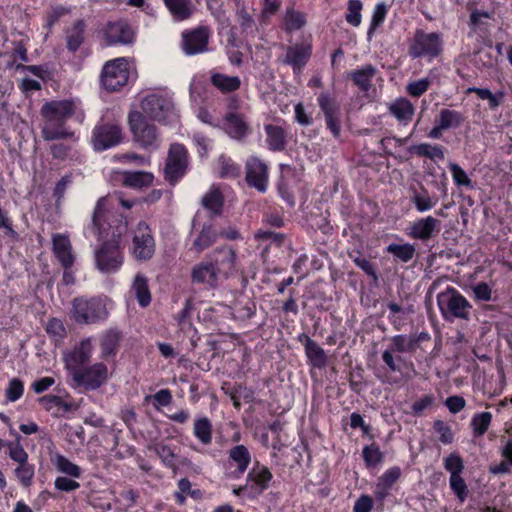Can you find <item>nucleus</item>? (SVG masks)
<instances>
[{"label": "nucleus", "mask_w": 512, "mask_h": 512, "mask_svg": "<svg viewBox=\"0 0 512 512\" xmlns=\"http://www.w3.org/2000/svg\"><path fill=\"white\" fill-rule=\"evenodd\" d=\"M450 172L452 174L454 182L458 186H465L468 188H473L472 180L468 177L466 172L456 163H451L449 165Z\"/></svg>", "instance_id": "obj_59"}, {"label": "nucleus", "mask_w": 512, "mask_h": 512, "mask_svg": "<svg viewBox=\"0 0 512 512\" xmlns=\"http://www.w3.org/2000/svg\"><path fill=\"white\" fill-rule=\"evenodd\" d=\"M22 436L16 434V443L7 444L8 455L11 460L17 463L14 475L21 486L28 488L33 483L35 476V465L29 463V455L21 444Z\"/></svg>", "instance_id": "obj_7"}, {"label": "nucleus", "mask_w": 512, "mask_h": 512, "mask_svg": "<svg viewBox=\"0 0 512 512\" xmlns=\"http://www.w3.org/2000/svg\"><path fill=\"white\" fill-rule=\"evenodd\" d=\"M443 52L442 35L438 32H425L416 29L408 42V55L412 59L426 58L428 61L439 57Z\"/></svg>", "instance_id": "obj_5"}, {"label": "nucleus", "mask_w": 512, "mask_h": 512, "mask_svg": "<svg viewBox=\"0 0 512 512\" xmlns=\"http://www.w3.org/2000/svg\"><path fill=\"white\" fill-rule=\"evenodd\" d=\"M373 500L368 495H361L355 502L353 512H371Z\"/></svg>", "instance_id": "obj_64"}, {"label": "nucleus", "mask_w": 512, "mask_h": 512, "mask_svg": "<svg viewBox=\"0 0 512 512\" xmlns=\"http://www.w3.org/2000/svg\"><path fill=\"white\" fill-rule=\"evenodd\" d=\"M122 141V129L115 122L100 121L93 129L91 143L96 151L107 150L120 144Z\"/></svg>", "instance_id": "obj_10"}, {"label": "nucleus", "mask_w": 512, "mask_h": 512, "mask_svg": "<svg viewBox=\"0 0 512 512\" xmlns=\"http://www.w3.org/2000/svg\"><path fill=\"white\" fill-rule=\"evenodd\" d=\"M377 69L367 64L359 69L353 70L348 74V77L353 81L362 92H368L372 87V81L375 77Z\"/></svg>", "instance_id": "obj_31"}, {"label": "nucleus", "mask_w": 512, "mask_h": 512, "mask_svg": "<svg viewBox=\"0 0 512 512\" xmlns=\"http://www.w3.org/2000/svg\"><path fill=\"white\" fill-rule=\"evenodd\" d=\"M267 148L272 152H282L288 144L287 131L279 125L265 124Z\"/></svg>", "instance_id": "obj_23"}, {"label": "nucleus", "mask_w": 512, "mask_h": 512, "mask_svg": "<svg viewBox=\"0 0 512 512\" xmlns=\"http://www.w3.org/2000/svg\"><path fill=\"white\" fill-rule=\"evenodd\" d=\"M129 79L128 63L125 58L108 61L101 73V83L105 90L113 92L127 84Z\"/></svg>", "instance_id": "obj_9"}, {"label": "nucleus", "mask_w": 512, "mask_h": 512, "mask_svg": "<svg viewBox=\"0 0 512 512\" xmlns=\"http://www.w3.org/2000/svg\"><path fill=\"white\" fill-rule=\"evenodd\" d=\"M363 4L360 0H349L348 1V13L346 14V21L354 27L361 24Z\"/></svg>", "instance_id": "obj_56"}, {"label": "nucleus", "mask_w": 512, "mask_h": 512, "mask_svg": "<svg viewBox=\"0 0 512 512\" xmlns=\"http://www.w3.org/2000/svg\"><path fill=\"white\" fill-rule=\"evenodd\" d=\"M132 291L141 307H147L151 302L148 280L142 274H137L133 281Z\"/></svg>", "instance_id": "obj_40"}, {"label": "nucleus", "mask_w": 512, "mask_h": 512, "mask_svg": "<svg viewBox=\"0 0 512 512\" xmlns=\"http://www.w3.org/2000/svg\"><path fill=\"white\" fill-rule=\"evenodd\" d=\"M317 100L325 117L340 114L339 105L330 93L322 92Z\"/></svg>", "instance_id": "obj_50"}, {"label": "nucleus", "mask_w": 512, "mask_h": 512, "mask_svg": "<svg viewBox=\"0 0 512 512\" xmlns=\"http://www.w3.org/2000/svg\"><path fill=\"white\" fill-rule=\"evenodd\" d=\"M410 152L420 157H426L433 161L444 160V149L440 145L421 143L410 147Z\"/></svg>", "instance_id": "obj_42"}, {"label": "nucleus", "mask_w": 512, "mask_h": 512, "mask_svg": "<svg viewBox=\"0 0 512 512\" xmlns=\"http://www.w3.org/2000/svg\"><path fill=\"white\" fill-rule=\"evenodd\" d=\"M218 236L212 224H204L193 240L190 250L199 255L210 248L217 241Z\"/></svg>", "instance_id": "obj_26"}, {"label": "nucleus", "mask_w": 512, "mask_h": 512, "mask_svg": "<svg viewBox=\"0 0 512 512\" xmlns=\"http://www.w3.org/2000/svg\"><path fill=\"white\" fill-rule=\"evenodd\" d=\"M51 463L54 465L56 470L62 474H66L73 478H80L82 475V469L62 454H55L51 458Z\"/></svg>", "instance_id": "obj_41"}, {"label": "nucleus", "mask_w": 512, "mask_h": 512, "mask_svg": "<svg viewBox=\"0 0 512 512\" xmlns=\"http://www.w3.org/2000/svg\"><path fill=\"white\" fill-rule=\"evenodd\" d=\"M437 305L442 318L447 322L456 319L468 321L471 317V303L454 287H447L437 295Z\"/></svg>", "instance_id": "obj_3"}, {"label": "nucleus", "mask_w": 512, "mask_h": 512, "mask_svg": "<svg viewBox=\"0 0 512 512\" xmlns=\"http://www.w3.org/2000/svg\"><path fill=\"white\" fill-rule=\"evenodd\" d=\"M50 153L59 161L81 163L83 156L74 144L54 143L50 146Z\"/></svg>", "instance_id": "obj_33"}, {"label": "nucleus", "mask_w": 512, "mask_h": 512, "mask_svg": "<svg viewBox=\"0 0 512 512\" xmlns=\"http://www.w3.org/2000/svg\"><path fill=\"white\" fill-rule=\"evenodd\" d=\"M245 180L248 186L264 193L268 187V166L257 156H251L245 163Z\"/></svg>", "instance_id": "obj_15"}, {"label": "nucleus", "mask_w": 512, "mask_h": 512, "mask_svg": "<svg viewBox=\"0 0 512 512\" xmlns=\"http://www.w3.org/2000/svg\"><path fill=\"white\" fill-rule=\"evenodd\" d=\"M154 175L147 171H124L122 183L126 187L142 189L152 185Z\"/></svg>", "instance_id": "obj_34"}, {"label": "nucleus", "mask_w": 512, "mask_h": 512, "mask_svg": "<svg viewBox=\"0 0 512 512\" xmlns=\"http://www.w3.org/2000/svg\"><path fill=\"white\" fill-rule=\"evenodd\" d=\"M440 220L427 216L414 221L407 232L408 236L415 240L427 241L440 231Z\"/></svg>", "instance_id": "obj_20"}, {"label": "nucleus", "mask_w": 512, "mask_h": 512, "mask_svg": "<svg viewBox=\"0 0 512 512\" xmlns=\"http://www.w3.org/2000/svg\"><path fill=\"white\" fill-rule=\"evenodd\" d=\"M411 201L415 205L416 210L420 213L431 210L437 203V199L432 198L424 188L421 192L415 191L411 197Z\"/></svg>", "instance_id": "obj_48"}, {"label": "nucleus", "mask_w": 512, "mask_h": 512, "mask_svg": "<svg viewBox=\"0 0 512 512\" xmlns=\"http://www.w3.org/2000/svg\"><path fill=\"white\" fill-rule=\"evenodd\" d=\"M228 459L230 464L236 466L235 470L232 471V476L239 478L247 470L252 457L248 448L245 445L239 444L229 450Z\"/></svg>", "instance_id": "obj_25"}, {"label": "nucleus", "mask_w": 512, "mask_h": 512, "mask_svg": "<svg viewBox=\"0 0 512 512\" xmlns=\"http://www.w3.org/2000/svg\"><path fill=\"white\" fill-rule=\"evenodd\" d=\"M388 8L384 2L378 3L373 11L371 24L368 30V39H371L376 29L384 22Z\"/></svg>", "instance_id": "obj_53"}, {"label": "nucleus", "mask_w": 512, "mask_h": 512, "mask_svg": "<svg viewBox=\"0 0 512 512\" xmlns=\"http://www.w3.org/2000/svg\"><path fill=\"white\" fill-rule=\"evenodd\" d=\"M173 18L177 21H183L193 14V5L191 0H163Z\"/></svg>", "instance_id": "obj_39"}, {"label": "nucleus", "mask_w": 512, "mask_h": 512, "mask_svg": "<svg viewBox=\"0 0 512 512\" xmlns=\"http://www.w3.org/2000/svg\"><path fill=\"white\" fill-rule=\"evenodd\" d=\"M104 39L107 45L129 44L134 39V33L125 21L109 22L104 29Z\"/></svg>", "instance_id": "obj_22"}, {"label": "nucleus", "mask_w": 512, "mask_h": 512, "mask_svg": "<svg viewBox=\"0 0 512 512\" xmlns=\"http://www.w3.org/2000/svg\"><path fill=\"white\" fill-rule=\"evenodd\" d=\"M108 199L101 197L96 202L90 231L98 240H103L94 249L93 257L96 269L102 274H114L118 272L124 263V253L120 246L122 236L127 232L128 221L123 215L110 216Z\"/></svg>", "instance_id": "obj_1"}, {"label": "nucleus", "mask_w": 512, "mask_h": 512, "mask_svg": "<svg viewBox=\"0 0 512 512\" xmlns=\"http://www.w3.org/2000/svg\"><path fill=\"white\" fill-rule=\"evenodd\" d=\"M38 402L46 411L51 412L55 417L67 413L73 408L71 402L64 401L62 397L58 395H44L38 399Z\"/></svg>", "instance_id": "obj_35"}, {"label": "nucleus", "mask_w": 512, "mask_h": 512, "mask_svg": "<svg viewBox=\"0 0 512 512\" xmlns=\"http://www.w3.org/2000/svg\"><path fill=\"white\" fill-rule=\"evenodd\" d=\"M449 486L452 492L457 497L458 501L461 504L464 503L469 496V489L463 477L461 475L450 476Z\"/></svg>", "instance_id": "obj_52"}, {"label": "nucleus", "mask_w": 512, "mask_h": 512, "mask_svg": "<svg viewBox=\"0 0 512 512\" xmlns=\"http://www.w3.org/2000/svg\"><path fill=\"white\" fill-rule=\"evenodd\" d=\"M434 430L439 434V440L443 444H451L454 440V434L451 427L442 420H435L433 423Z\"/></svg>", "instance_id": "obj_60"}, {"label": "nucleus", "mask_w": 512, "mask_h": 512, "mask_svg": "<svg viewBox=\"0 0 512 512\" xmlns=\"http://www.w3.org/2000/svg\"><path fill=\"white\" fill-rule=\"evenodd\" d=\"M72 318L78 324H94L108 317L106 298L77 297L72 301Z\"/></svg>", "instance_id": "obj_6"}, {"label": "nucleus", "mask_w": 512, "mask_h": 512, "mask_svg": "<svg viewBox=\"0 0 512 512\" xmlns=\"http://www.w3.org/2000/svg\"><path fill=\"white\" fill-rule=\"evenodd\" d=\"M133 256L140 261L151 259L155 253V241L146 222L140 221L133 235Z\"/></svg>", "instance_id": "obj_13"}, {"label": "nucleus", "mask_w": 512, "mask_h": 512, "mask_svg": "<svg viewBox=\"0 0 512 512\" xmlns=\"http://www.w3.org/2000/svg\"><path fill=\"white\" fill-rule=\"evenodd\" d=\"M307 23L306 14L295 9L294 5L287 6L283 14L281 28L286 33L299 31L305 27Z\"/></svg>", "instance_id": "obj_27"}, {"label": "nucleus", "mask_w": 512, "mask_h": 512, "mask_svg": "<svg viewBox=\"0 0 512 512\" xmlns=\"http://www.w3.org/2000/svg\"><path fill=\"white\" fill-rule=\"evenodd\" d=\"M188 152L180 143L170 145L165 168V179L172 185L176 184L187 171L188 168Z\"/></svg>", "instance_id": "obj_8"}, {"label": "nucleus", "mask_w": 512, "mask_h": 512, "mask_svg": "<svg viewBox=\"0 0 512 512\" xmlns=\"http://www.w3.org/2000/svg\"><path fill=\"white\" fill-rule=\"evenodd\" d=\"M256 312V305L253 301L245 303L238 302L234 307V317L241 321L250 319Z\"/></svg>", "instance_id": "obj_57"}, {"label": "nucleus", "mask_w": 512, "mask_h": 512, "mask_svg": "<svg viewBox=\"0 0 512 512\" xmlns=\"http://www.w3.org/2000/svg\"><path fill=\"white\" fill-rule=\"evenodd\" d=\"M92 351V339L86 338L80 341L70 352L65 354L64 360L71 375H73L76 370L83 368L82 366L90 361Z\"/></svg>", "instance_id": "obj_19"}, {"label": "nucleus", "mask_w": 512, "mask_h": 512, "mask_svg": "<svg viewBox=\"0 0 512 512\" xmlns=\"http://www.w3.org/2000/svg\"><path fill=\"white\" fill-rule=\"evenodd\" d=\"M465 120L466 118L462 112L448 108H442L435 119V123H440L441 128L448 130L460 127L465 122Z\"/></svg>", "instance_id": "obj_38"}, {"label": "nucleus", "mask_w": 512, "mask_h": 512, "mask_svg": "<svg viewBox=\"0 0 512 512\" xmlns=\"http://www.w3.org/2000/svg\"><path fill=\"white\" fill-rule=\"evenodd\" d=\"M476 300L490 301L492 298V290L485 282H480L472 287Z\"/></svg>", "instance_id": "obj_63"}, {"label": "nucleus", "mask_w": 512, "mask_h": 512, "mask_svg": "<svg viewBox=\"0 0 512 512\" xmlns=\"http://www.w3.org/2000/svg\"><path fill=\"white\" fill-rule=\"evenodd\" d=\"M122 340V334L117 329H108L100 337L101 358L114 357Z\"/></svg>", "instance_id": "obj_29"}, {"label": "nucleus", "mask_w": 512, "mask_h": 512, "mask_svg": "<svg viewBox=\"0 0 512 512\" xmlns=\"http://www.w3.org/2000/svg\"><path fill=\"white\" fill-rule=\"evenodd\" d=\"M206 258L222 278H228L236 270V252L229 246L217 247Z\"/></svg>", "instance_id": "obj_16"}, {"label": "nucleus", "mask_w": 512, "mask_h": 512, "mask_svg": "<svg viewBox=\"0 0 512 512\" xmlns=\"http://www.w3.org/2000/svg\"><path fill=\"white\" fill-rule=\"evenodd\" d=\"M393 353L414 352L411 336L406 334H398L391 338L388 348Z\"/></svg>", "instance_id": "obj_49"}, {"label": "nucleus", "mask_w": 512, "mask_h": 512, "mask_svg": "<svg viewBox=\"0 0 512 512\" xmlns=\"http://www.w3.org/2000/svg\"><path fill=\"white\" fill-rule=\"evenodd\" d=\"M128 123L134 143L148 151H156L161 146V136L155 124L148 121L139 111H132L128 115Z\"/></svg>", "instance_id": "obj_4"}, {"label": "nucleus", "mask_w": 512, "mask_h": 512, "mask_svg": "<svg viewBox=\"0 0 512 512\" xmlns=\"http://www.w3.org/2000/svg\"><path fill=\"white\" fill-rule=\"evenodd\" d=\"M444 468L450 473V476H459L464 470V462L457 453H451L444 459Z\"/></svg>", "instance_id": "obj_54"}, {"label": "nucleus", "mask_w": 512, "mask_h": 512, "mask_svg": "<svg viewBox=\"0 0 512 512\" xmlns=\"http://www.w3.org/2000/svg\"><path fill=\"white\" fill-rule=\"evenodd\" d=\"M305 354L311 366L319 369L326 367L328 363L327 354L316 341L305 348Z\"/></svg>", "instance_id": "obj_43"}, {"label": "nucleus", "mask_w": 512, "mask_h": 512, "mask_svg": "<svg viewBox=\"0 0 512 512\" xmlns=\"http://www.w3.org/2000/svg\"><path fill=\"white\" fill-rule=\"evenodd\" d=\"M311 56V46L308 44H295L286 51L284 63L292 66L294 71H300Z\"/></svg>", "instance_id": "obj_24"}, {"label": "nucleus", "mask_w": 512, "mask_h": 512, "mask_svg": "<svg viewBox=\"0 0 512 512\" xmlns=\"http://www.w3.org/2000/svg\"><path fill=\"white\" fill-rule=\"evenodd\" d=\"M85 22L76 20L73 25L65 30L66 48L70 52H76L85 40Z\"/></svg>", "instance_id": "obj_32"}, {"label": "nucleus", "mask_w": 512, "mask_h": 512, "mask_svg": "<svg viewBox=\"0 0 512 512\" xmlns=\"http://www.w3.org/2000/svg\"><path fill=\"white\" fill-rule=\"evenodd\" d=\"M492 414L490 412H482L475 414L471 419L473 432L477 436L484 435L491 423Z\"/></svg>", "instance_id": "obj_51"}, {"label": "nucleus", "mask_w": 512, "mask_h": 512, "mask_svg": "<svg viewBox=\"0 0 512 512\" xmlns=\"http://www.w3.org/2000/svg\"><path fill=\"white\" fill-rule=\"evenodd\" d=\"M210 83L222 94L233 93L241 87V79L238 76H229L216 71L210 72Z\"/></svg>", "instance_id": "obj_28"}, {"label": "nucleus", "mask_w": 512, "mask_h": 512, "mask_svg": "<svg viewBox=\"0 0 512 512\" xmlns=\"http://www.w3.org/2000/svg\"><path fill=\"white\" fill-rule=\"evenodd\" d=\"M220 178H237L241 169L230 157L221 155L218 159Z\"/></svg>", "instance_id": "obj_47"}, {"label": "nucleus", "mask_w": 512, "mask_h": 512, "mask_svg": "<svg viewBox=\"0 0 512 512\" xmlns=\"http://www.w3.org/2000/svg\"><path fill=\"white\" fill-rule=\"evenodd\" d=\"M142 113L153 120L166 122L175 116L170 98L160 94H150L141 101Z\"/></svg>", "instance_id": "obj_11"}, {"label": "nucleus", "mask_w": 512, "mask_h": 512, "mask_svg": "<svg viewBox=\"0 0 512 512\" xmlns=\"http://www.w3.org/2000/svg\"><path fill=\"white\" fill-rule=\"evenodd\" d=\"M210 36L211 30L207 26L185 30L181 35V48L189 56L204 53L208 50Z\"/></svg>", "instance_id": "obj_14"}, {"label": "nucleus", "mask_w": 512, "mask_h": 512, "mask_svg": "<svg viewBox=\"0 0 512 512\" xmlns=\"http://www.w3.org/2000/svg\"><path fill=\"white\" fill-rule=\"evenodd\" d=\"M194 436L203 444L209 445L212 442V423L207 417L195 420L193 427Z\"/></svg>", "instance_id": "obj_45"}, {"label": "nucleus", "mask_w": 512, "mask_h": 512, "mask_svg": "<svg viewBox=\"0 0 512 512\" xmlns=\"http://www.w3.org/2000/svg\"><path fill=\"white\" fill-rule=\"evenodd\" d=\"M386 252L393 255L397 260L407 263L414 258L416 249L415 246L410 243H391L386 247Z\"/></svg>", "instance_id": "obj_44"}, {"label": "nucleus", "mask_w": 512, "mask_h": 512, "mask_svg": "<svg viewBox=\"0 0 512 512\" xmlns=\"http://www.w3.org/2000/svg\"><path fill=\"white\" fill-rule=\"evenodd\" d=\"M271 471L264 465L257 462L247 474V483L251 482L260 491L263 492L269 487L272 480Z\"/></svg>", "instance_id": "obj_36"}, {"label": "nucleus", "mask_w": 512, "mask_h": 512, "mask_svg": "<svg viewBox=\"0 0 512 512\" xmlns=\"http://www.w3.org/2000/svg\"><path fill=\"white\" fill-rule=\"evenodd\" d=\"M401 475V469L397 466H394L384 472V474L379 478V485L385 488H391L394 483L399 479Z\"/></svg>", "instance_id": "obj_62"}, {"label": "nucleus", "mask_w": 512, "mask_h": 512, "mask_svg": "<svg viewBox=\"0 0 512 512\" xmlns=\"http://www.w3.org/2000/svg\"><path fill=\"white\" fill-rule=\"evenodd\" d=\"M430 85L431 80L429 78H422L408 83L406 86V92L408 95L418 98L429 89Z\"/></svg>", "instance_id": "obj_58"}, {"label": "nucleus", "mask_w": 512, "mask_h": 512, "mask_svg": "<svg viewBox=\"0 0 512 512\" xmlns=\"http://www.w3.org/2000/svg\"><path fill=\"white\" fill-rule=\"evenodd\" d=\"M201 203L205 209L210 211L212 217L218 216L223 210L224 197L218 187L212 186L203 196Z\"/></svg>", "instance_id": "obj_37"}, {"label": "nucleus", "mask_w": 512, "mask_h": 512, "mask_svg": "<svg viewBox=\"0 0 512 512\" xmlns=\"http://www.w3.org/2000/svg\"><path fill=\"white\" fill-rule=\"evenodd\" d=\"M74 115L79 122L85 118L84 111L72 100L46 102L41 107V116L44 120L42 138L46 141L73 139L76 142L75 133L66 125V121Z\"/></svg>", "instance_id": "obj_2"}, {"label": "nucleus", "mask_w": 512, "mask_h": 512, "mask_svg": "<svg viewBox=\"0 0 512 512\" xmlns=\"http://www.w3.org/2000/svg\"><path fill=\"white\" fill-rule=\"evenodd\" d=\"M363 459L368 467H375L383 460V453L379 446L371 444L363 448Z\"/></svg>", "instance_id": "obj_55"}, {"label": "nucleus", "mask_w": 512, "mask_h": 512, "mask_svg": "<svg viewBox=\"0 0 512 512\" xmlns=\"http://www.w3.org/2000/svg\"><path fill=\"white\" fill-rule=\"evenodd\" d=\"M150 450L154 451L159 456L163 465L173 470L176 469L177 455L169 445L156 443L153 446H150Z\"/></svg>", "instance_id": "obj_46"}, {"label": "nucleus", "mask_w": 512, "mask_h": 512, "mask_svg": "<svg viewBox=\"0 0 512 512\" xmlns=\"http://www.w3.org/2000/svg\"><path fill=\"white\" fill-rule=\"evenodd\" d=\"M52 252L62 268L73 267L76 255L68 235L61 233L52 235Z\"/></svg>", "instance_id": "obj_18"}, {"label": "nucleus", "mask_w": 512, "mask_h": 512, "mask_svg": "<svg viewBox=\"0 0 512 512\" xmlns=\"http://www.w3.org/2000/svg\"><path fill=\"white\" fill-rule=\"evenodd\" d=\"M71 376L77 387L96 390L108 380V367L99 362L76 370Z\"/></svg>", "instance_id": "obj_12"}, {"label": "nucleus", "mask_w": 512, "mask_h": 512, "mask_svg": "<svg viewBox=\"0 0 512 512\" xmlns=\"http://www.w3.org/2000/svg\"><path fill=\"white\" fill-rule=\"evenodd\" d=\"M190 277L192 284L202 285L207 289L217 288L219 279L222 278L207 258L191 268Z\"/></svg>", "instance_id": "obj_17"}, {"label": "nucleus", "mask_w": 512, "mask_h": 512, "mask_svg": "<svg viewBox=\"0 0 512 512\" xmlns=\"http://www.w3.org/2000/svg\"><path fill=\"white\" fill-rule=\"evenodd\" d=\"M389 113L400 123L408 124L415 113V107L410 100L404 97L397 98L388 106Z\"/></svg>", "instance_id": "obj_30"}, {"label": "nucleus", "mask_w": 512, "mask_h": 512, "mask_svg": "<svg viewBox=\"0 0 512 512\" xmlns=\"http://www.w3.org/2000/svg\"><path fill=\"white\" fill-rule=\"evenodd\" d=\"M225 132L237 141H243L250 133L251 127L246 121L245 115L230 111L224 116Z\"/></svg>", "instance_id": "obj_21"}, {"label": "nucleus", "mask_w": 512, "mask_h": 512, "mask_svg": "<svg viewBox=\"0 0 512 512\" xmlns=\"http://www.w3.org/2000/svg\"><path fill=\"white\" fill-rule=\"evenodd\" d=\"M23 392H24L23 382L19 378H13L8 383V387L6 388L5 395L9 401L15 402L21 398V396L23 395Z\"/></svg>", "instance_id": "obj_61"}]
</instances>
